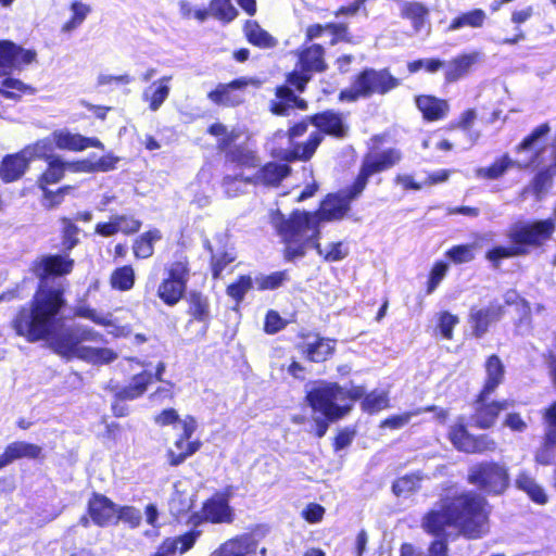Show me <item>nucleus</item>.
Here are the masks:
<instances>
[{
  "mask_svg": "<svg viewBox=\"0 0 556 556\" xmlns=\"http://www.w3.org/2000/svg\"><path fill=\"white\" fill-rule=\"evenodd\" d=\"M75 260L67 252L46 254L30 264V273L38 282L30 300L22 305L21 318L31 327L46 329L67 307L66 286L56 278L66 277L74 270Z\"/></svg>",
  "mask_w": 556,
  "mask_h": 556,
  "instance_id": "1",
  "label": "nucleus"
},
{
  "mask_svg": "<svg viewBox=\"0 0 556 556\" xmlns=\"http://www.w3.org/2000/svg\"><path fill=\"white\" fill-rule=\"evenodd\" d=\"M353 186L338 194L328 195L316 213L295 211L288 218L280 211L271 212L270 223L285 243L283 256L288 262L302 258L312 239L319 236L321 220L342 218L350 210Z\"/></svg>",
  "mask_w": 556,
  "mask_h": 556,
  "instance_id": "2",
  "label": "nucleus"
},
{
  "mask_svg": "<svg viewBox=\"0 0 556 556\" xmlns=\"http://www.w3.org/2000/svg\"><path fill=\"white\" fill-rule=\"evenodd\" d=\"M67 307H63L60 315L50 327L46 329L31 327L22 321L21 309L11 320V328L20 337H23L27 342L49 341V345L54 353L66 359L78 357L80 359L91 362L94 364H109L116 358V354L106 348H87L81 346V342L86 340L99 341L102 336L91 329H84L77 332L75 329L67 327L63 328L64 313Z\"/></svg>",
  "mask_w": 556,
  "mask_h": 556,
  "instance_id": "3",
  "label": "nucleus"
},
{
  "mask_svg": "<svg viewBox=\"0 0 556 556\" xmlns=\"http://www.w3.org/2000/svg\"><path fill=\"white\" fill-rule=\"evenodd\" d=\"M486 501L475 492L443 498L422 519V528L437 536L456 532L477 539L489 531Z\"/></svg>",
  "mask_w": 556,
  "mask_h": 556,
  "instance_id": "4",
  "label": "nucleus"
},
{
  "mask_svg": "<svg viewBox=\"0 0 556 556\" xmlns=\"http://www.w3.org/2000/svg\"><path fill=\"white\" fill-rule=\"evenodd\" d=\"M365 394L363 387L345 389L336 382L321 381L306 394V400L314 414L316 434L321 438L326 434L329 422L344 417L353 406L354 401Z\"/></svg>",
  "mask_w": 556,
  "mask_h": 556,
  "instance_id": "5",
  "label": "nucleus"
},
{
  "mask_svg": "<svg viewBox=\"0 0 556 556\" xmlns=\"http://www.w3.org/2000/svg\"><path fill=\"white\" fill-rule=\"evenodd\" d=\"M554 219L535 220L532 223H516L511 225L506 237L511 247H496L486 253V258L498 267L502 258L526 255L529 248H541L549 241L555 232Z\"/></svg>",
  "mask_w": 556,
  "mask_h": 556,
  "instance_id": "6",
  "label": "nucleus"
},
{
  "mask_svg": "<svg viewBox=\"0 0 556 556\" xmlns=\"http://www.w3.org/2000/svg\"><path fill=\"white\" fill-rule=\"evenodd\" d=\"M205 280L204 274L190 271L186 257L176 261V303L185 299L188 314L204 324L211 318L210 302L198 288L204 287Z\"/></svg>",
  "mask_w": 556,
  "mask_h": 556,
  "instance_id": "7",
  "label": "nucleus"
},
{
  "mask_svg": "<svg viewBox=\"0 0 556 556\" xmlns=\"http://www.w3.org/2000/svg\"><path fill=\"white\" fill-rule=\"evenodd\" d=\"M311 122L318 130L313 131L306 142L294 144L291 151H287L285 160L308 161L323 141V132L336 138H344L349 132V126L341 113L325 111L312 116Z\"/></svg>",
  "mask_w": 556,
  "mask_h": 556,
  "instance_id": "8",
  "label": "nucleus"
},
{
  "mask_svg": "<svg viewBox=\"0 0 556 556\" xmlns=\"http://www.w3.org/2000/svg\"><path fill=\"white\" fill-rule=\"evenodd\" d=\"M549 131L547 124H542L536 127L525 140L517 147V152H526L528 155L521 160H511L508 155H503L496 160L490 167H480L476 170V176L479 178L497 179L505 174V172L513 166L519 168L528 167L535 163L539 154L543 150L541 139Z\"/></svg>",
  "mask_w": 556,
  "mask_h": 556,
  "instance_id": "9",
  "label": "nucleus"
},
{
  "mask_svg": "<svg viewBox=\"0 0 556 556\" xmlns=\"http://www.w3.org/2000/svg\"><path fill=\"white\" fill-rule=\"evenodd\" d=\"M400 80L393 77L388 70L367 68L359 73L351 86L340 92L341 101L354 102L359 98H369L372 94H386L396 88Z\"/></svg>",
  "mask_w": 556,
  "mask_h": 556,
  "instance_id": "10",
  "label": "nucleus"
},
{
  "mask_svg": "<svg viewBox=\"0 0 556 556\" xmlns=\"http://www.w3.org/2000/svg\"><path fill=\"white\" fill-rule=\"evenodd\" d=\"M402 160L399 149L389 148L384 150L372 149L363 157L359 173L353 184L352 197H359L367 186L369 177L375 174L390 169Z\"/></svg>",
  "mask_w": 556,
  "mask_h": 556,
  "instance_id": "11",
  "label": "nucleus"
},
{
  "mask_svg": "<svg viewBox=\"0 0 556 556\" xmlns=\"http://www.w3.org/2000/svg\"><path fill=\"white\" fill-rule=\"evenodd\" d=\"M468 482L486 494L501 495L509 485V475L504 465L481 462L469 468Z\"/></svg>",
  "mask_w": 556,
  "mask_h": 556,
  "instance_id": "12",
  "label": "nucleus"
},
{
  "mask_svg": "<svg viewBox=\"0 0 556 556\" xmlns=\"http://www.w3.org/2000/svg\"><path fill=\"white\" fill-rule=\"evenodd\" d=\"M165 370L164 363L160 362L155 367V372L148 370L135 375L129 384L118 389L113 396L112 413L115 417H125L128 415V407L124 405L125 401H132L142 396L148 387L155 381H162V375Z\"/></svg>",
  "mask_w": 556,
  "mask_h": 556,
  "instance_id": "13",
  "label": "nucleus"
},
{
  "mask_svg": "<svg viewBox=\"0 0 556 556\" xmlns=\"http://www.w3.org/2000/svg\"><path fill=\"white\" fill-rule=\"evenodd\" d=\"M36 56L37 53L33 49H24L8 39L0 40V77L21 71L33 63Z\"/></svg>",
  "mask_w": 556,
  "mask_h": 556,
  "instance_id": "14",
  "label": "nucleus"
},
{
  "mask_svg": "<svg viewBox=\"0 0 556 556\" xmlns=\"http://www.w3.org/2000/svg\"><path fill=\"white\" fill-rule=\"evenodd\" d=\"M301 73L293 72L288 76V83L294 86L299 91H303L309 80V72H321L326 68L324 61V48L319 45H313L300 54Z\"/></svg>",
  "mask_w": 556,
  "mask_h": 556,
  "instance_id": "15",
  "label": "nucleus"
},
{
  "mask_svg": "<svg viewBox=\"0 0 556 556\" xmlns=\"http://www.w3.org/2000/svg\"><path fill=\"white\" fill-rule=\"evenodd\" d=\"M116 507L117 504L106 495L92 492L87 501L86 514L94 526L106 528L116 526Z\"/></svg>",
  "mask_w": 556,
  "mask_h": 556,
  "instance_id": "16",
  "label": "nucleus"
},
{
  "mask_svg": "<svg viewBox=\"0 0 556 556\" xmlns=\"http://www.w3.org/2000/svg\"><path fill=\"white\" fill-rule=\"evenodd\" d=\"M54 147L60 151L83 152L89 148L104 150V143L97 137H87L73 132L68 128L55 129L51 132Z\"/></svg>",
  "mask_w": 556,
  "mask_h": 556,
  "instance_id": "17",
  "label": "nucleus"
},
{
  "mask_svg": "<svg viewBox=\"0 0 556 556\" xmlns=\"http://www.w3.org/2000/svg\"><path fill=\"white\" fill-rule=\"evenodd\" d=\"M544 422V437L534 459L540 465L548 466L556 458V402L545 410Z\"/></svg>",
  "mask_w": 556,
  "mask_h": 556,
  "instance_id": "18",
  "label": "nucleus"
},
{
  "mask_svg": "<svg viewBox=\"0 0 556 556\" xmlns=\"http://www.w3.org/2000/svg\"><path fill=\"white\" fill-rule=\"evenodd\" d=\"M301 339L296 349L309 362H325L334 353V341L330 339L317 333L302 334Z\"/></svg>",
  "mask_w": 556,
  "mask_h": 556,
  "instance_id": "19",
  "label": "nucleus"
},
{
  "mask_svg": "<svg viewBox=\"0 0 556 556\" xmlns=\"http://www.w3.org/2000/svg\"><path fill=\"white\" fill-rule=\"evenodd\" d=\"M210 556H266V548H258L254 535L244 533L226 541Z\"/></svg>",
  "mask_w": 556,
  "mask_h": 556,
  "instance_id": "20",
  "label": "nucleus"
},
{
  "mask_svg": "<svg viewBox=\"0 0 556 556\" xmlns=\"http://www.w3.org/2000/svg\"><path fill=\"white\" fill-rule=\"evenodd\" d=\"M505 313L501 303L492 302L485 307H471L469 313V324L472 334L481 338L488 332L489 326L498 321Z\"/></svg>",
  "mask_w": 556,
  "mask_h": 556,
  "instance_id": "21",
  "label": "nucleus"
},
{
  "mask_svg": "<svg viewBox=\"0 0 556 556\" xmlns=\"http://www.w3.org/2000/svg\"><path fill=\"white\" fill-rule=\"evenodd\" d=\"M513 406V402L508 400L489 402V397L482 399L481 393L479 394L475 403V414L471 419L480 429L491 428L502 410H506Z\"/></svg>",
  "mask_w": 556,
  "mask_h": 556,
  "instance_id": "22",
  "label": "nucleus"
},
{
  "mask_svg": "<svg viewBox=\"0 0 556 556\" xmlns=\"http://www.w3.org/2000/svg\"><path fill=\"white\" fill-rule=\"evenodd\" d=\"M22 458L43 460L45 453L41 446L27 441H13L0 454V469Z\"/></svg>",
  "mask_w": 556,
  "mask_h": 556,
  "instance_id": "23",
  "label": "nucleus"
},
{
  "mask_svg": "<svg viewBox=\"0 0 556 556\" xmlns=\"http://www.w3.org/2000/svg\"><path fill=\"white\" fill-rule=\"evenodd\" d=\"M214 240L216 244L213 245L210 240L204 241V247L211 252V267L212 275L214 279L220 277L222 271L225 267L232 263L236 260V253L232 250H227V235L218 233L215 236Z\"/></svg>",
  "mask_w": 556,
  "mask_h": 556,
  "instance_id": "24",
  "label": "nucleus"
},
{
  "mask_svg": "<svg viewBox=\"0 0 556 556\" xmlns=\"http://www.w3.org/2000/svg\"><path fill=\"white\" fill-rule=\"evenodd\" d=\"M252 80L239 78L229 84H219L215 90L208 93V99L218 105L235 106L242 102L243 98L236 90L247 87Z\"/></svg>",
  "mask_w": 556,
  "mask_h": 556,
  "instance_id": "25",
  "label": "nucleus"
},
{
  "mask_svg": "<svg viewBox=\"0 0 556 556\" xmlns=\"http://www.w3.org/2000/svg\"><path fill=\"white\" fill-rule=\"evenodd\" d=\"M29 167V161L23 150L7 154L0 164V178L4 184L14 182L23 177Z\"/></svg>",
  "mask_w": 556,
  "mask_h": 556,
  "instance_id": "26",
  "label": "nucleus"
},
{
  "mask_svg": "<svg viewBox=\"0 0 556 556\" xmlns=\"http://www.w3.org/2000/svg\"><path fill=\"white\" fill-rule=\"evenodd\" d=\"M485 380L481 396L490 397V395L503 383L505 377V366L497 355H491L484 365Z\"/></svg>",
  "mask_w": 556,
  "mask_h": 556,
  "instance_id": "27",
  "label": "nucleus"
},
{
  "mask_svg": "<svg viewBox=\"0 0 556 556\" xmlns=\"http://www.w3.org/2000/svg\"><path fill=\"white\" fill-rule=\"evenodd\" d=\"M203 514L207 520L215 523H229L233 519L228 498L224 494H215L208 500L203 506Z\"/></svg>",
  "mask_w": 556,
  "mask_h": 556,
  "instance_id": "28",
  "label": "nucleus"
},
{
  "mask_svg": "<svg viewBox=\"0 0 556 556\" xmlns=\"http://www.w3.org/2000/svg\"><path fill=\"white\" fill-rule=\"evenodd\" d=\"M479 53L471 52L460 54L445 64V80L454 83L469 74L471 67L478 61Z\"/></svg>",
  "mask_w": 556,
  "mask_h": 556,
  "instance_id": "29",
  "label": "nucleus"
},
{
  "mask_svg": "<svg viewBox=\"0 0 556 556\" xmlns=\"http://www.w3.org/2000/svg\"><path fill=\"white\" fill-rule=\"evenodd\" d=\"M290 174V167L287 164L268 163L263 166L254 176L253 185L277 186L285 177Z\"/></svg>",
  "mask_w": 556,
  "mask_h": 556,
  "instance_id": "30",
  "label": "nucleus"
},
{
  "mask_svg": "<svg viewBox=\"0 0 556 556\" xmlns=\"http://www.w3.org/2000/svg\"><path fill=\"white\" fill-rule=\"evenodd\" d=\"M136 270L131 264L115 267L109 276V285L112 290L118 292L130 291L136 283Z\"/></svg>",
  "mask_w": 556,
  "mask_h": 556,
  "instance_id": "31",
  "label": "nucleus"
},
{
  "mask_svg": "<svg viewBox=\"0 0 556 556\" xmlns=\"http://www.w3.org/2000/svg\"><path fill=\"white\" fill-rule=\"evenodd\" d=\"M278 102H273L271 112L277 115H289L294 108L305 110L307 104L303 99L298 98L289 87H279L276 92Z\"/></svg>",
  "mask_w": 556,
  "mask_h": 556,
  "instance_id": "32",
  "label": "nucleus"
},
{
  "mask_svg": "<svg viewBox=\"0 0 556 556\" xmlns=\"http://www.w3.org/2000/svg\"><path fill=\"white\" fill-rule=\"evenodd\" d=\"M416 103L428 121H438L445 117L450 109L447 101L431 96H420L416 99Z\"/></svg>",
  "mask_w": 556,
  "mask_h": 556,
  "instance_id": "33",
  "label": "nucleus"
},
{
  "mask_svg": "<svg viewBox=\"0 0 556 556\" xmlns=\"http://www.w3.org/2000/svg\"><path fill=\"white\" fill-rule=\"evenodd\" d=\"M401 16L409 20L414 31L418 34L428 22L429 9L418 1H405L401 5Z\"/></svg>",
  "mask_w": 556,
  "mask_h": 556,
  "instance_id": "34",
  "label": "nucleus"
},
{
  "mask_svg": "<svg viewBox=\"0 0 556 556\" xmlns=\"http://www.w3.org/2000/svg\"><path fill=\"white\" fill-rule=\"evenodd\" d=\"M162 239V233L159 229H150L132 241V253L137 260H146L153 255L154 243Z\"/></svg>",
  "mask_w": 556,
  "mask_h": 556,
  "instance_id": "35",
  "label": "nucleus"
},
{
  "mask_svg": "<svg viewBox=\"0 0 556 556\" xmlns=\"http://www.w3.org/2000/svg\"><path fill=\"white\" fill-rule=\"evenodd\" d=\"M46 163V168L37 178V187L55 185L66 175L65 160L60 155L51 157Z\"/></svg>",
  "mask_w": 556,
  "mask_h": 556,
  "instance_id": "36",
  "label": "nucleus"
},
{
  "mask_svg": "<svg viewBox=\"0 0 556 556\" xmlns=\"http://www.w3.org/2000/svg\"><path fill=\"white\" fill-rule=\"evenodd\" d=\"M324 31H328L332 35V39L330 40V45H336L341 40L348 39V25L343 23H329L326 25L315 24L311 25L306 29V38L307 40H313L323 35Z\"/></svg>",
  "mask_w": 556,
  "mask_h": 556,
  "instance_id": "37",
  "label": "nucleus"
},
{
  "mask_svg": "<svg viewBox=\"0 0 556 556\" xmlns=\"http://www.w3.org/2000/svg\"><path fill=\"white\" fill-rule=\"evenodd\" d=\"M486 20V13L482 9H473L454 17L446 31H456L464 27L481 28Z\"/></svg>",
  "mask_w": 556,
  "mask_h": 556,
  "instance_id": "38",
  "label": "nucleus"
},
{
  "mask_svg": "<svg viewBox=\"0 0 556 556\" xmlns=\"http://www.w3.org/2000/svg\"><path fill=\"white\" fill-rule=\"evenodd\" d=\"M318 236L309 242L307 249H315L319 256L326 262H339L349 255V249L343 242H330L326 245H321L318 241Z\"/></svg>",
  "mask_w": 556,
  "mask_h": 556,
  "instance_id": "39",
  "label": "nucleus"
},
{
  "mask_svg": "<svg viewBox=\"0 0 556 556\" xmlns=\"http://www.w3.org/2000/svg\"><path fill=\"white\" fill-rule=\"evenodd\" d=\"M70 10L72 12L70 18L61 26V31L64 34H71L79 28L92 11L89 4L78 0L70 4Z\"/></svg>",
  "mask_w": 556,
  "mask_h": 556,
  "instance_id": "40",
  "label": "nucleus"
},
{
  "mask_svg": "<svg viewBox=\"0 0 556 556\" xmlns=\"http://www.w3.org/2000/svg\"><path fill=\"white\" fill-rule=\"evenodd\" d=\"M54 148L52 138L46 137L25 146L22 150L30 163L33 160L47 162L51 157L56 156V154L53 153Z\"/></svg>",
  "mask_w": 556,
  "mask_h": 556,
  "instance_id": "41",
  "label": "nucleus"
},
{
  "mask_svg": "<svg viewBox=\"0 0 556 556\" xmlns=\"http://www.w3.org/2000/svg\"><path fill=\"white\" fill-rule=\"evenodd\" d=\"M244 33L250 43L263 48H274L277 40L265 29H263L255 21H248L244 26Z\"/></svg>",
  "mask_w": 556,
  "mask_h": 556,
  "instance_id": "42",
  "label": "nucleus"
},
{
  "mask_svg": "<svg viewBox=\"0 0 556 556\" xmlns=\"http://www.w3.org/2000/svg\"><path fill=\"white\" fill-rule=\"evenodd\" d=\"M61 223V251L62 252H71L74 248H76L79 240V227L74 223V220L70 217L62 216L60 217Z\"/></svg>",
  "mask_w": 556,
  "mask_h": 556,
  "instance_id": "43",
  "label": "nucleus"
},
{
  "mask_svg": "<svg viewBox=\"0 0 556 556\" xmlns=\"http://www.w3.org/2000/svg\"><path fill=\"white\" fill-rule=\"evenodd\" d=\"M515 483L519 490L525 491L535 503L545 504L547 502L544 490L529 475L525 472L519 473Z\"/></svg>",
  "mask_w": 556,
  "mask_h": 556,
  "instance_id": "44",
  "label": "nucleus"
},
{
  "mask_svg": "<svg viewBox=\"0 0 556 556\" xmlns=\"http://www.w3.org/2000/svg\"><path fill=\"white\" fill-rule=\"evenodd\" d=\"M42 192L41 204L46 210H53L60 206L65 199V195L74 190L71 185H64L59 187L56 190H50L49 186L38 187Z\"/></svg>",
  "mask_w": 556,
  "mask_h": 556,
  "instance_id": "45",
  "label": "nucleus"
},
{
  "mask_svg": "<svg viewBox=\"0 0 556 556\" xmlns=\"http://www.w3.org/2000/svg\"><path fill=\"white\" fill-rule=\"evenodd\" d=\"M248 185H253L252 178L245 177L242 174L235 176L228 175L223 180V186L228 197H238L244 193Z\"/></svg>",
  "mask_w": 556,
  "mask_h": 556,
  "instance_id": "46",
  "label": "nucleus"
},
{
  "mask_svg": "<svg viewBox=\"0 0 556 556\" xmlns=\"http://www.w3.org/2000/svg\"><path fill=\"white\" fill-rule=\"evenodd\" d=\"M210 12L214 17L225 22L232 21L238 14L231 0H212L210 3Z\"/></svg>",
  "mask_w": 556,
  "mask_h": 556,
  "instance_id": "47",
  "label": "nucleus"
},
{
  "mask_svg": "<svg viewBox=\"0 0 556 556\" xmlns=\"http://www.w3.org/2000/svg\"><path fill=\"white\" fill-rule=\"evenodd\" d=\"M165 271L167 276L159 285L156 294L164 304L174 306V266L166 267Z\"/></svg>",
  "mask_w": 556,
  "mask_h": 556,
  "instance_id": "48",
  "label": "nucleus"
},
{
  "mask_svg": "<svg viewBox=\"0 0 556 556\" xmlns=\"http://www.w3.org/2000/svg\"><path fill=\"white\" fill-rule=\"evenodd\" d=\"M421 477L417 473L407 475L399 478L392 485L396 496H406L416 491L420 485Z\"/></svg>",
  "mask_w": 556,
  "mask_h": 556,
  "instance_id": "49",
  "label": "nucleus"
},
{
  "mask_svg": "<svg viewBox=\"0 0 556 556\" xmlns=\"http://www.w3.org/2000/svg\"><path fill=\"white\" fill-rule=\"evenodd\" d=\"M116 525L119 521L126 523L129 528L135 529L141 522V513L138 508L130 505H123L116 507Z\"/></svg>",
  "mask_w": 556,
  "mask_h": 556,
  "instance_id": "50",
  "label": "nucleus"
},
{
  "mask_svg": "<svg viewBox=\"0 0 556 556\" xmlns=\"http://www.w3.org/2000/svg\"><path fill=\"white\" fill-rule=\"evenodd\" d=\"M168 94V87L153 83L143 92V99L149 102L152 110H156Z\"/></svg>",
  "mask_w": 556,
  "mask_h": 556,
  "instance_id": "51",
  "label": "nucleus"
},
{
  "mask_svg": "<svg viewBox=\"0 0 556 556\" xmlns=\"http://www.w3.org/2000/svg\"><path fill=\"white\" fill-rule=\"evenodd\" d=\"M450 440L453 445L467 453V446L473 445V435H471L463 425H457L450 430Z\"/></svg>",
  "mask_w": 556,
  "mask_h": 556,
  "instance_id": "52",
  "label": "nucleus"
},
{
  "mask_svg": "<svg viewBox=\"0 0 556 556\" xmlns=\"http://www.w3.org/2000/svg\"><path fill=\"white\" fill-rule=\"evenodd\" d=\"M447 546L443 540H437L431 543L427 554H416L413 545L403 544L401 547V556H447Z\"/></svg>",
  "mask_w": 556,
  "mask_h": 556,
  "instance_id": "53",
  "label": "nucleus"
},
{
  "mask_svg": "<svg viewBox=\"0 0 556 556\" xmlns=\"http://www.w3.org/2000/svg\"><path fill=\"white\" fill-rule=\"evenodd\" d=\"M202 442L199 439L176 441V465L185 462L189 456L193 455L201 447Z\"/></svg>",
  "mask_w": 556,
  "mask_h": 556,
  "instance_id": "54",
  "label": "nucleus"
},
{
  "mask_svg": "<svg viewBox=\"0 0 556 556\" xmlns=\"http://www.w3.org/2000/svg\"><path fill=\"white\" fill-rule=\"evenodd\" d=\"M252 286L253 281L250 276H241L235 283L228 286L227 294L239 304Z\"/></svg>",
  "mask_w": 556,
  "mask_h": 556,
  "instance_id": "55",
  "label": "nucleus"
},
{
  "mask_svg": "<svg viewBox=\"0 0 556 556\" xmlns=\"http://www.w3.org/2000/svg\"><path fill=\"white\" fill-rule=\"evenodd\" d=\"M228 155L232 162H236L241 166L256 167L260 165V160L255 153L243 148H235L233 150H230Z\"/></svg>",
  "mask_w": 556,
  "mask_h": 556,
  "instance_id": "56",
  "label": "nucleus"
},
{
  "mask_svg": "<svg viewBox=\"0 0 556 556\" xmlns=\"http://www.w3.org/2000/svg\"><path fill=\"white\" fill-rule=\"evenodd\" d=\"M288 279V273L282 270L275 271L267 276L257 277L255 281L260 290H274L279 288Z\"/></svg>",
  "mask_w": 556,
  "mask_h": 556,
  "instance_id": "57",
  "label": "nucleus"
},
{
  "mask_svg": "<svg viewBox=\"0 0 556 556\" xmlns=\"http://www.w3.org/2000/svg\"><path fill=\"white\" fill-rule=\"evenodd\" d=\"M475 244L455 245L446 252V256L456 264L471 262L475 258Z\"/></svg>",
  "mask_w": 556,
  "mask_h": 556,
  "instance_id": "58",
  "label": "nucleus"
},
{
  "mask_svg": "<svg viewBox=\"0 0 556 556\" xmlns=\"http://www.w3.org/2000/svg\"><path fill=\"white\" fill-rule=\"evenodd\" d=\"M114 219L119 228V232L127 236L138 232L142 226L141 220L134 215L115 214Z\"/></svg>",
  "mask_w": 556,
  "mask_h": 556,
  "instance_id": "59",
  "label": "nucleus"
},
{
  "mask_svg": "<svg viewBox=\"0 0 556 556\" xmlns=\"http://www.w3.org/2000/svg\"><path fill=\"white\" fill-rule=\"evenodd\" d=\"M389 399L386 392L374 391L366 395L362 406L369 413L378 412L388 406Z\"/></svg>",
  "mask_w": 556,
  "mask_h": 556,
  "instance_id": "60",
  "label": "nucleus"
},
{
  "mask_svg": "<svg viewBox=\"0 0 556 556\" xmlns=\"http://www.w3.org/2000/svg\"><path fill=\"white\" fill-rule=\"evenodd\" d=\"M121 159L112 152H108L101 155L97 161H92V172L94 173H106L114 170Z\"/></svg>",
  "mask_w": 556,
  "mask_h": 556,
  "instance_id": "61",
  "label": "nucleus"
},
{
  "mask_svg": "<svg viewBox=\"0 0 556 556\" xmlns=\"http://www.w3.org/2000/svg\"><path fill=\"white\" fill-rule=\"evenodd\" d=\"M448 270V265L444 262H437L429 275V280L427 285V293H432L440 282L443 280V278L446 276Z\"/></svg>",
  "mask_w": 556,
  "mask_h": 556,
  "instance_id": "62",
  "label": "nucleus"
},
{
  "mask_svg": "<svg viewBox=\"0 0 556 556\" xmlns=\"http://www.w3.org/2000/svg\"><path fill=\"white\" fill-rule=\"evenodd\" d=\"M459 323V318L448 312H443L439 317V329L444 339L453 338V329Z\"/></svg>",
  "mask_w": 556,
  "mask_h": 556,
  "instance_id": "63",
  "label": "nucleus"
},
{
  "mask_svg": "<svg viewBox=\"0 0 556 556\" xmlns=\"http://www.w3.org/2000/svg\"><path fill=\"white\" fill-rule=\"evenodd\" d=\"M496 448V442L489 435H479L473 438V445L467 446V453L493 452Z\"/></svg>",
  "mask_w": 556,
  "mask_h": 556,
  "instance_id": "64",
  "label": "nucleus"
}]
</instances>
